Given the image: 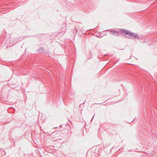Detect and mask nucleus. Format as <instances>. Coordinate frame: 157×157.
<instances>
[{"mask_svg": "<svg viewBox=\"0 0 157 157\" xmlns=\"http://www.w3.org/2000/svg\"><path fill=\"white\" fill-rule=\"evenodd\" d=\"M121 32L124 35L128 38H132V37H135L137 39H139V37L137 34L132 33L128 30L124 29H121L120 30Z\"/></svg>", "mask_w": 157, "mask_h": 157, "instance_id": "obj_1", "label": "nucleus"}, {"mask_svg": "<svg viewBox=\"0 0 157 157\" xmlns=\"http://www.w3.org/2000/svg\"><path fill=\"white\" fill-rule=\"evenodd\" d=\"M111 34L113 35L117 36L119 35L120 33L115 30H112L110 32Z\"/></svg>", "mask_w": 157, "mask_h": 157, "instance_id": "obj_2", "label": "nucleus"}, {"mask_svg": "<svg viewBox=\"0 0 157 157\" xmlns=\"http://www.w3.org/2000/svg\"><path fill=\"white\" fill-rule=\"evenodd\" d=\"M94 116L93 117H92V119H93L94 117Z\"/></svg>", "mask_w": 157, "mask_h": 157, "instance_id": "obj_3", "label": "nucleus"}]
</instances>
